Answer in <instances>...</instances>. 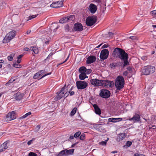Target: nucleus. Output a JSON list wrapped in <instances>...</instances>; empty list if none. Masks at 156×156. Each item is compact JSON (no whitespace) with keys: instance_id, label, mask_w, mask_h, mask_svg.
<instances>
[{"instance_id":"nucleus-50","label":"nucleus","mask_w":156,"mask_h":156,"mask_svg":"<svg viewBox=\"0 0 156 156\" xmlns=\"http://www.w3.org/2000/svg\"><path fill=\"white\" fill-rule=\"evenodd\" d=\"M134 156H145L143 154H135L134 155Z\"/></svg>"},{"instance_id":"nucleus-14","label":"nucleus","mask_w":156,"mask_h":156,"mask_svg":"<svg viewBox=\"0 0 156 156\" xmlns=\"http://www.w3.org/2000/svg\"><path fill=\"white\" fill-rule=\"evenodd\" d=\"M112 82L107 80H101V84L100 86L105 87H111L112 85Z\"/></svg>"},{"instance_id":"nucleus-13","label":"nucleus","mask_w":156,"mask_h":156,"mask_svg":"<svg viewBox=\"0 0 156 156\" xmlns=\"http://www.w3.org/2000/svg\"><path fill=\"white\" fill-rule=\"evenodd\" d=\"M65 89L64 87H62L59 92L57 93V95L55 98L54 100L57 101L60 99L63 96L64 93V90Z\"/></svg>"},{"instance_id":"nucleus-57","label":"nucleus","mask_w":156,"mask_h":156,"mask_svg":"<svg viewBox=\"0 0 156 156\" xmlns=\"http://www.w3.org/2000/svg\"><path fill=\"white\" fill-rule=\"evenodd\" d=\"M108 34L109 36V37H112L113 36L114 34L112 32H108Z\"/></svg>"},{"instance_id":"nucleus-10","label":"nucleus","mask_w":156,"mask_h":156,"mask_svg":"<svg viewBox=\"0 0 156 156\" xmlns=\"http://www.w3.org/2000/svg\"><path fill=\"white\" fill-rule=\"evenodd\" d=\"M109 53V51L107 49H105L102 50L100 53V58L103 60L106 59L108 57Z\"/></svg>"},{"instance_id":"nucleus-23","label":"nucleus","mask_w":156,"mask_h":156,"mask_svg":"<svg viewBox=\"0 0 156 156\" xmlns=\"http://www.w3.org/2000/svg\"><path fill=\"white\" fill-rule=\"evenodd\" d=\"M7 143L5 142L2 144L0 147V152L5 151L7 148Z\"/></svg>"},{"instance_id":"nucleus-35","label":"nucleus","mask_w":156,"mask_h":156,"mask_svg":"<svg viewBox=\"0 0 156 156\" xmlns=\"http://www.w3.org/2000/svg\"><path fill=\"white\" fill-rule=\"evenodd\" d=\"M132 144V142L131 141H128L126 144V145L123 146V147H125V146H127V147H130L131 146Z\"/></svg>"},{"instance_id":"nucleus-47","label":"nucleus","mask_w":156,"mask_h":156,"mask_svg":"<svg viewBox=\"0 0 156 156\" xmlns=\"http://www.w3.org/2000/svg\"><path fill=\"white\" fill-rule=\"evenodd\" d=\"M150 14L153 16L156 14V10H154L151 11Z\"/></svg>"},{"instance_id":"nucleus-28","label":"nucleus","mask_w":156,"mask_h":156,"mask_svg":"<svg viewBox=\"0 0 156 156\" xmlns=\"http://www.w3.org/2000/svg\"><path fill=\"white\" fill-rule=\"evenodd\" d=\"M86 68L84 66L80 67L79 69V71L80 73H85Z\"/></svg>"},{"instance_id":"nucleus-33","label":"nucleus","mask_w":156,"mask_h":156,"mask_svg":"<svg viewBox=\"0 0 156 156\" xmlns=\"http://www.w3.org/2000/svg\"><path fill=\"white\" fill-rule=\"evenodd\" d=\"M76 109L77 108L76 107L73 109L70 113V115H71L73 116L74 115L76 112Z\"/></svg>"},{"instance_id":"nucleus-61","label":"nucleus","mask_w":156,"mask_h":156,"mask_svg":"<svg viewBox=\"0 0 156 156\" xmlns=\"http://www.w3.org/2000/svg\"><path fill=\"white\" fill-rule=\"evenodd\" d=\"M21 62V59L17 58V62L18 63H20Z\"/></svg>"},{"instance_id":"nucleus-30","label":"nucleus","mask_w":156,"mask_h":156,"mask_svg":"<svg viewBox=\"0 0 156 156\" xmlns=\"http://www.w3.org/2000/svg\"><path fill=\"white\" fill-rule=\"evenodd\" d=\"M109 138H107V139L105 141H102L99 143V144L102 146H106L107 141L108 140Z\"/></svg>"},{"instance_id":"nucleus-46","label":"nucleus","mask_w":156,"mask_h":156,"mask_svg":"<svg viewBox=\"0 0 156 156\" xmlns=\"http://www.w3.org/2000/svg\"><path fill=\"white\" fill-rule=\"evenodd\" d=\"M85 138V135L82 134L80 137V139L81 140H84Z\"/></svg>"},{"instance_id":"nucleus-5","label":"nucleus","mask_w":156,"mask_h":156,"mask_svg":"<svg viewBox=\"0 0 156 156\" xmlns=\"http://www.w3.org/2000/svg\"><path fill=\"white\" fill-rule=\"evenodd\" d=\"M97 17L94 16H90L86 19V23L87 26H91L93 25L96 22Z\"/></svg>"},{"instance_id":"nucleus-24","label":"nucleus","mask_w":156,"mask_h":156,"mask_svg":"<svg viewBox=\"0 0 156 156\" xmlns=\"http://www.w3.org/2000/svg\"><path fill=\"white\" fill-rule=\"evenodd\" d=\"M74 150V149H71L68 150L66 149H65L66 155L68 156L69 155H72L73 154Z\"/></svg>"},{"instance_id":"nucleus-58","label":"nucleus","mask_w":156,"mask_h":156,"mask_svg":"<svg viewBox=\"0 0 156 156\" xmlns=\"http://www.w3.org/2000/svg\"><path fill=\"white\" fill-rule=\"evenodd\" d=\"M127 69L128 71H131L132 70V68L131 67L129 66L127 68Z\"/></svg>"},{"instance_id":"nucleus-4","label":"nucleus","mask_w":156,"mask_h":156,"mask_svg":"<svg viewBox=\"0 0 156 156\" xmlns=\"http://www.w3.org/2000/svg\"><path fill=\"white\" fill-rule=\"evenodd\" d=\"M16 33V31L15 30H13L9 32L6 35L3 40V42L4 43H6L9 42L15 37Z\"/></svg>"},{"instance_id":"nucleus-40","label":"nucleus","mask_w":156,"mask_h":156,"mask_svg":"<svg viewBox=\"0 0 156 156\" xmlns=\"http://www.w3.org/2000/svg\"><path fill=\"white\" fill-rule=\"evenodd\" d=\"M28 156H37V155L35 153L30 152L29 153Z\"/></svg>"},{"instance_id":"nucleus-29","label":"nucleus","mask_w":156,"mask_h":156,"mask_svg":"<svg viewBox=\"0 0 156 156\" xmlns=\"http://www.w3.org/2000/svg\"><path fill=\"white\" fill-rule=\"evenodd\" d=\"M30 49L33 51L35 54H37L39 52L38 48L36 47H31L30 48Z\"/></svg>"},{"instance_id":"nucleus-15","label":"nucleus","mask_w":156,"mask_h":156,"mask_svg":"<svg viewBox=\"0 0 156 156\" xmlns=\"http://www.w3.org/2000/svg\"><path fill=\"white\" fill-rule=\"evenodd\" d=\"M91 84L94 86H100L101 83V80L97 79H91L90 80Z\"/></svg>"},{"instance_id":"nucleus-22","label":"nucleus","mask_w":156,"mask_h":156,"mask_svg":"<svg viewBox=\"0 0 156 156\" xmlns=\"http://www.w3.org/2000/svg\"><path fill=\"white\" fill-rule=\"evenodd\" d=\"M93 106L94 109L95 113L98 115L101 114V111L98 106L96 104H94Z\"/></svg>"},{"instance_id":"nucleus-54","label":"nucleus","mask_w":156,"mask_h":156,"mask_svg":"<svg viewBox=\"0 0 156 156\" xmlns=\"http://www.w3.org/2000/svg\"><path fill=\"white\" fill-rule=\"evenodd\" d=\"M68 95H69L68 93L66 92V93H65L64 94V95L63 96L64 97V98H66L68 96Z\"/></svg>"},{"instance_id":"nucleus-51","label":"nucleus","mask_w":156,"mask_h":156,"mask_svg":"<svg viewBox=\"0 0 156 156\" xmlns=\"http://www.w3.org/2000/svg\"><path fill=\"white\" fill-rule=\"evenodd\" d=\"M128 74V73L127 71H125L123 73V76H126Z\"/></svg>"},{"instance_id":"nucleus-53","label":"nucleus","mask_w":156,"mask_h":156,"mask_svg":"<svg viewBox=\"0 0 156 156\" xmlns=\"http://www.w3.org/2000/svg\"><path fill=\"white\" fill-rule=\"evenodd\" d=\"M69 55H68V56L67 57V58H66V59L63 62L61 63H59V65H61V64H62L63 63H64L65 62H66L68 60L69 58Z\"/></svg>"},{"instance_id":"nucleus-64","label":"nucleus","mask_w":156,"mask_h":156,"mask_svg":"<svg viewBox=\"0 0 156 156\" xmlns=\"http://www.w3.org/2000/svg\"><path fill=\"white\" fill-rule=\"evenodd\" d=\"M49 42V41H47L45 42V43L46 44H48Z\"/></svg>"},{"instance_id":"nucleus-56","label":"nucleus","mask_w":156,"mask_h":156,"mask_svg":"<svg viewBox=\"0 0 156 156\" xmlns=\"http://www.w3.org/2000/svg\"><path fill=\"white\" fill-rule=\"evenodd\" d=\"M23 50L25 51H29L30 50H31V49H29V48H28L26 47V48H24Z\"/></svg>"},{"instance_id":"nucleus-27","label":"nucleus","mask_w":156,"mask_h":156,"mask_svg":"<svg viewBox=\"0 0 156 156\" xmlns=\"http://www.w3.org/2000/svg\"><path fill=\"white\" fill-rule=\"evenodd\" d=\"M79 79L81 80H84L86 77H88L86 76V73H80L79 76Z\"/></svg>"},{"instance_id":"nucleus-25","label":"nucleus","mask_w":156,"mask_h":156,"mask_svg":"<svg viewBox=\"0 0 156 156\" xmlns=\"http://www.w3.org/2000/svg\"><path fill=\"white\" fill-rule=\"evenodd\" d=\"M55 156H66V151L65 150H63L60 152L58 153L55 154Z\"/></svg>"},{"instance_id":"nucleus-21","label":"nucleus","mask_w":156,"mask_h":156,"mask_svg":"<svg viewBox=\"0 0 156 156\" xmlns=\"http://www.w3.org/2000/svg\"><path fill=\"white\" fill-rule=\"evenodd\" d=\"M122 119L121 118H111L108 119L109 122H116L122 121Z\"/></svg>"},{"instance_id":"nucleus-16","label":"nucleus","mask_w":156,"mask_h":156,"mask_svg":"<svg viewBox=\"0 0 156 156\" xmlns=\"http://www.w3.org/2000/svg\"><path fill=\"white\" fill-rule=\"evenodd\" d=\"M74 28L75 31H81L83 30L82 25L79 23H76L74 27Z\"/></svg>"},{"instance_id":"nucleus-11","label":"nucleus","mask_w":156,"mask_h":156,"mask_svg":"<svg viewBox=\"0 0 156 156\" xmlns=\"http://www.w3.org/2000/svg\"><path fill=\"white\" fill-rule=\"evenodd\" d=\"M128 120L130 121H133L134 123L139 122L140 120V115L137 112H135L134 115L131 118H129Z\"/></svg>"},{"instance_id":"nucleus-48","label":"nucleus","mask_w":156,"mask_h":156,"mask_svg":"<svg viewBox=\"0 0 156 156\" xmlns=\"http://www.w3.org/2000/svg\"><path fill=\"white\" fill-rule=\"evenodd\" d=\"M129 38L132 40H135L137 39V37L135 36H130L129 37Z\"/></svg>"},{"instance_id":"nucleus-55","label":"nucleus","mask_w":156,"mask_h":156,"mask_svg":"<svg viewBox=\"0 0 156 156\" xmlns=\"http://www.w3.org/2000/svg\"><path fill=\"white\" fill-rule=\"evenodd\" d=\"M15 80L13 79H11L10 80H9L8 82V83H12L13 81H14Z\"/></svg>"},{"instance_id":"nucleus-44","label":"nucleus","mask_w":156,"mask_h":156,"mask_svg":"<svg viewBox=\"0 0 156 156\" xmlns=\"http://www.w3.org/2000/svg\"><path fill=\"white\" fill-rule=\"evenodd\" d=\"M35 140V138H34L32 139V140H29V141H28L27 142V144L28 145H30L32 143L33 141L34 140Z\"/></svg>"},{"instance_id":"nucleus-12","label":"nucleus","mask_w":156,"mask_h":156,"mask_svg":"<svg viewBox=\"0 0 156 156\" xmlns=\"http://www.w3.org/2000/svg\"><path fill=\"white\" fill-rule=\"evenodd\" d=\"M64 0H62L61 1L53 2L50 5V6L52 8H58L61 7L62 6L63 2Z\"/></svg>"},{"instance_id":"nucleus-36","label":"nucleus","mask_w":156,"mask_h":156,"mask_svg":"<svg viewBox=\"0 0 156 156\" xmlns=\"http://www.w3.org/2000/svg\"><path fill=\"white\" fill-rule=\"evenodd\" d=\"M41 75L38 72L34 74L33 76V78L34 79H37Z\"/></svg>"},{"instance_id":"nucleus-7","label":"nucleus","mask_w":156,"mask_h":156,"mask_svg":"<svg viewBox=\"0 0 156 156\" xmlns=\"http://www.w3.org/2000/svg\"><path fill=\"white\" fill-rule=\"evenodd\" d=\"M16 118L15 112L14 111L9 112L4 118V121H10Z\"/></svg>"},{"instance_id":"nucleus-59","label":"nucleus","mask_w":156,"mask_h":156,"mask_svg":"<svg viewBox=\"0 0 156 156\" xmlns=\"http://www.w3.org/2000/svg\"><path fill=\"white\" fill-rule=\"evenodd\" d=\"M23 56V55H22V54L20 55H19V56H18V57H17V58H19V59H21V58H22V57Z\"/></svg>"},{"instance_id":"nucleus-1","label":"nucleus","mask_w":156,"mask_h":156,"mask_svg":"<svg viewBox=\"0 0 156 156\" xmlns=\"http://www.w3.org/2000/svg\"><path fill=\"white\" fill-rule=\"evenodd\" d=\"M125 80L121 76H118L116 79L115 85L117 90H120L124 87Z\"/></svg>"},{"instance_id":"nucleus-9","label":"nucleus","mask_w":156,"mask_h":156,"mask_svg":"<svg viewBox=\"0 0 156 156\" xmlns=\"http://www.w3.org/2000/svg\"><path fill=\"white\" fill-rule=\"evenodd\" d=\"M110 95V92L108 90L103 89L101 90L100 95L101 97L107 98L109 97Z\"/></svg>"},{"instance_id":"nucleus-31","label":"nucleus","mask_w":156,"mask_h":156,"mask_svg":"<svg viewBox=\"0 0 156 156\" xmlns=\"http://www.w3.org/2000/svg\"><path fill=\"white\" fill-rule=\"evenodd\" d=\"M31 114V112H29L23 115L22 116L20 117V119H24L27 117V116H28V115H30Z\"/></svg>"},{"instance_id":"nucleus-20","label":"nucleus","mask_w":156,"mask_h":156,"mask_svg":"<svg viewBox=\"0 0 156 156\" xmlns=\"http://www.w3.org/2000/svg\"><path fill=\"white\" fill-rule=\"evenodd\" d=\"M126 134L125 133L119 134L117 138V140L119 142L122 140L126 137Z\"/></svg>"},{"instance_id":"nucleus-19","label":"nucleus","mask_w":156,"mask_h":156,"mask_svg":"<svg viewBox=\"0 0 156 156\" xmlns=\"http://www.w3.org/2000/svg\"><path fill=\"white\" fill-rule=\"evenodd\" d=\"M24 96V94L20 92H17L13 95V98L16 100H21Z\"/></svg>"},{"instance_id":"nucleus-39","label":"nucleus","mask_w":156,"mask_h":156,"mask_svg":"<svg viewBox=\"0 0 156 156\" xmlns=\"http://www.w3.org/2000/svg\"><path fill=\"white\" fill-rule=\"evenodd\" d=\"M14 55H11L7 57V59L9 61H12L13 60Z\"/></svg>"},{"instance_id":"nucleus-32","label":"nucleus","mask_w":156,"mask_h":156,"mask_svg":"<svg viewBox=\"0 0 156 156\" xmlns=\"http://www.w3.org/2000/svg\"><path fill=\"white\" fill-rule=\"evenodd\" d=\"M19 63H16L15 62V63H14L13 64V67L16 68H21V66L19 64Z\"/></svg>"},{"instance_id":"nucleus-45","label":"nucleus","mask_w":156,"mask_h":156,"mask_svg":"<svg viewBox=\"0 0 156 156\" xmlns=\"http://www.w3.org/2000/svg\"><path fill=\"white\" fill-rule=\"evenodd\" d=\"M111 68L115 67L117 66V63H112L110 64Z\"/></svg>"},{"instance_id":"nucleus-6","label":"nucleus","mask_w":156,"mask_h":156,"mask_svg":"<svg viewBox=\"0 0 156 156\" xmlns=\"http://www.w3.org/2000/svg\"><path fill=\"white\" fill-rule=\"evenodd\" d=\"M76 86L78 90H82L87 87L88 83L85 81H78L76 82Z\"/></svg>"},{"instance_id":"nucleus-60","label":"nucleus","mask_w":156,"mask_h":156,"mask_svg":"<svg viewBox=\"0 0 156 156\" xmlns=\"http://www.w3.org/2000/svg\"><path fill=\"white\" fill-rule=\"evenodd\" d=\"M53 53H51L49 54V55H48V56L47 57V58H48L50 57L51 56L53 55Z\"/></svg>"},{"instance_id":"nucleus-42","label":"nucleus","mask_w":156,"mask_h":156,"mask_svg":"<svg viewBox=\"0 0 156 156\" xmlns=\"http://www.w3.org/2000/svg\"><path fill=\"white\" fill-rule=\"evenodd\" d=\"M72 88H71L69 90V92H68L70 96L73 95V94H74L75 93L74 91H71L72 90Z\"/></svg>"},{"instance_id":"nucleus-34","label":"nucleus","mask_w":156,"mask_h":156,"mask_svg":"<svg viewBox=\"0 0 156 156\" xmlns=\"http://www.w3.org/2000/svg\"><path fill=\"white\" fill-rule=\"evenodd\" d=\"M81 133L80 131L76 132L74 135V136L76 138H78L81 134Z\"/></svg>"},{"instance_id":"nucleus-62","label":"nucleus","mask_w":156,"mask_h":156,"mask_svg":"<svg viewBox=\"0 0 156 156\" xmlns=\"http://www.w3.org/2000/svg\"><path fill=\"white\" fill-rule=\"evenodd\" d=\"M74 136L71 135L70 136V137H69V138L70 140H72V139H74Z\"/></svg>"},{"instance_id":"nucleus-41","label":"nucleus","mask_w":156,"mask_h":156,"mask_svg":"<svg viewBox=\"0 0 156 156\" xmlns=\"http://www.w3.org/2000/svg\"><path fill=\"white\" fill-rule=\"evenodd\" d=\"M92 72V70L90 69H86L85 73L86 74H90Z\"/></svg>"},{"instance_id":"nucleus-18","label":"nucleus","mask_w":156,"mask_h":156,"mask_svg":"<svg viewBox=\"0 0 156 156\" xmlns=\"http://www.w3.org/2000/svg\"><path fill=\"white\" fill-rule=\"evenodd\" d=\"M96 59V57L95 56L91 55L89 56L87 58L86 62L87 64H90L94 62Z\"/></svg>"},{"instance_id":"nucleus-38","label":"nucleus","mask_w":156,"mask_h":156,"mask_svg":"<svg viewBox=\"0 0 156 156\" xmlns=\"http://www.w3.org/2000/svg\"><path fill=\"white\" fill-rule=\"evenodd\" d=\"M38 15V14H37V15H32L31 16H30L28 17V20H31L32 19L35 18Z\"/></svg>"},{"instance_id":"nucleus-17","label":"nucleus","mask_w":156,"mask_h":156,"mask_svg":"<svg viewBox=\"0 0 156 156\" xmlns=\"http://www.w3.org/2000/svg\"><path fill=\"white\" fill-rule=\"evenodd\" d=\"M88 9L91 13L94 14L96 11L97 7L95 5L90 4L89 6Z\"/></svg>"},{"instance_id":"nucleus-49","label":"nucleus","mask_w":156,"mask_h":156,"mask_svg":"<svg viewBox=\"0 0 156 156\" xmlns=\"http://www.w3.org/2000/svg\"><path fill=\"white\" fill-rule=\"evenodd\" d=\"M51 74V72H50L49 73H46L45 74H44V75L41 78H40V79H41L44 77L45 76H48V75H50Z\"/></svg>"},{"instance_id":"nucleus-26","label":"nucleus","mask_w":156,"mask_h":156,"mask_svg":"<svg viewBox=\"0 0 156 156\" xmlns=\"http://www.w3.org/2000/svg\"><path fill=\"white\" fill-rule=\"evenodd\" d=\"M69 21V18L67 17L62 18L59 21L60 23H63Z\"/></svg>"},{"instance_id":"nucleus-2","label":"nucleus","mask_w":156,"mask_h":156,"mask_svg":"<svg viewBox=\"0 0 156 156\" xmlns=\"http://www.w3.org/2000/svg\"><path fill=\"white\" fill-rule=\"evenodd\" d=\"M118 58L123 61V67L129 65V63L128 62L129 55L124 50Z\"/></svg>"},{"instance_id":"nucleus-8","label":"nucleus","mask_w":156,"mask_h":156,"mask_svg":"<svg viewBox=\"0 0 156 156\" xmlns=\"http://www.w3.org/2000/svg\"><path fill=\"white\" fill-rule=\"evenodd\" d=\"M123 50L119 48H115L112 52V55L116 58H118Z\"/></svg>"},{"instance_id":"nucleus-63","label":"nucleus","mask_w":156,"mask_h":156,"mask_svg":"<svg viewBox=\"0 0 156 156\" xmlns=\"http://www.w3.org/2000/svg\"><path fill=\"white\" fill-rule=\"evenodd\" d=\"M95 2L98 3L101 2V0H95Z\"/></svg>"},{"instance_id":"nucleus-52","label":"nucleus","mask_w":156,"mask_h":156,"mask_svg":"<svg viewBox=\"0 0 156 156\" xmlns=\"http://www.w3.org/2000/svg\"><path fill=\"white\" fill-rule=\"evenodd\" d=\"M108 47V44H105L103 45L102 46V48H105Z\"/></svg>"},{"instance_id":"nucleus-3","label":"nucleus","mask_w":156,"mask_h":156,"mask_svg":"<svg viewBox=\"0 0 156 156\" xmlns=\"http://www.w3.org/2000/svg\"><path fill=\"white\" fill-rule=\"evenodd\" d=\"M155 70V67L154 66H144L142 70L141 75H148L154 73Z\"/></svg>"},{"instance_id":"nucleus-37","label":"nucleus","mask_w":156,"mask_h":156,"mask_svg":"<svg viewBox=\"0 0 156 156\" xmlns=\"http://www.w3.org/2000/svg\"><path fill=\"white\" fill-rule=\"evenodd\" d=\"M68 18H69V21L71 20H73L75 18V16L74 15H70L69 16H67Z\"/></svg>"},{"instance_id":"nucleus-43","label":"nucleus","mask_w":156,"mask_h":156,"mask_svg":"<svg viewBox=\"0 0 156 156\" xmlns=\"http://www.w3.org/2000/svg\"><path fill=\"white\" fill-rule=\"evenodd\" d=\"M39 73L40 75L41 76L45 73H46V72H45V70H42L39 71Z\"/></svg>"}]
</instances>
